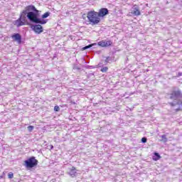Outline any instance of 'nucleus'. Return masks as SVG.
<instances>
[{"label": "nucleus", "mask_w": 182, "mask_h": 182, "mask_svg": "<svg viewBox=\"0 0 182 182\" xmlns=\"http://www.w3.org/2000/svg\"><path fill=\"white\" fill-rule=\"evenodd\" d=\"M39 16H41V11L37 10L35 6H27L21 13L20 17L14 21V25H16L17 28H19V26H23L26 22V18L33 23H41V25L48 23L47 20L41 19Z\"/></svg>", "instance_id": "nucleus-1"}, {"label": "nucleus", "mask_w": 182, "mask_h": 182, "mask_svg": "<svg viewBox=\"0 0 182 182\" xmlns=\"http://www.w3.org/2000/svg\"><path fill=\"white\" fill-rule=\"evenodd\" d=\"M166 97L168 99H171V100H176L175 103L170 102L169 105L171 106H176V105L178 106V108H176V112H180L181 110V105H182V93L180 90H177L175 91H173L171 93H169L166 95Z\"/></svg>", "instance_id": "nucleus-2"}, {"label": "nucleus", "mask_w": 182, "mask_h": 182, "mask_svg": "<svg viewBox=\"0 0 182 182\" xmlns=\"http://www.w3.org/2000/svg\"><path fill=\"white\" fill-rule=\"evenodd\" d=\"M87 18L92 25H97V23H100V18L98 16V13L95 11H89L87 14Z\"/></svg>", "instance_id": "nucleus-3"}, {"label": "nucleus", "mask_w": 182, "mask_h": 182, "mask_svg": "<svg viewBox=\"0 0 182 182\" xmlns=\"http://www.w3.org/2000/svg\"><path fill=\"white\" fill-rule=\"evenodd\" d=\"M25 166L27 168H33L36 166H38V161L35 156H31L24 161Z\"/></svg>", "instance_id": "nucleus-4"}, {"label": "nucleus", "mask_w": 182, "mask_h": 182, "mask_svg": "<svg viewBox=\"0 0 182 182\" xmlns=\"http://www.w3.org/2000/svg\"><path fill=\"white\" fill-rule=\"evenodd\" d=\"M31 28L36 33H42L43 32V27L41 23H36L35 25H31Z\"/></svg>", "instance_id": "nucleus-5"}, {"label": "nucleus", "mask_w": 182, "mask_h": 182, "mask_svg": "<svg viewBox=\"0 0 182 182\" xmlns=\"http://www.w3.org/2000/svg\"><path fill=\"white\" fill-rule=\"evenodd\" d=\"M112 41H101L98 42V46H101V48H107L108 46H112Z\"/></svg>", "instance_id": "nucleus-6"}, {"label": "nucleus", "mask_w": 182, "mask_h": 182, "mask_svg": "<svg viewBox=\"0 0 182 182\" xmlns=\"http://www.w3.org/2000/svg\"><path fill=\"white\" fill-rule=\"evenodd\" d=\"M97 14L99 18H103L104 16H106V15H109V9L106 8H102L99 10Z\"/></svg>", "instance_id": "nucleus-7"}, {"label": "nucleus", "mask_w": 182, "mask_h": 182, "mask_svg": "<svg viewBox=\"0 0 182 182\" xmlns=\"http://www.w3.org/2000/svg\"><path fill=\"white\" fill-rule=\"evenodd\" d=\"M131 14L133 15V16H139L141 13L140 12L139 7L134 6L131 10Z\"/></svg>", "instance_id": "nucleus-8"}, {"label": "nucleus", "mask_w": 182, "mask_h": 182, "mask_svg": "<svg viewBox=\"0 0 182 182\" xmlns=\"http://www.w3.org/2000/svg\"><path fill=\"white\" fill-rule=\"evenodd\" d=\"M11 38L16 42H18V43H22V36H21V34L14 33V35L11 36Z\"/></svg>", "instance_id": "nucleus-9"}, {"label": "nucleus", "mask_w": 182, "mask_h": 182, "mask_svg": "<svg viewBox=\"0 0 182 182\" xmlns=\"http://www.w3.org/2000/svg\"><path fill=\"white\" fill-rule=\"evenodd\" d=\"M77 173V172L76 171V168H75V166L70 168V171H68V174L70 177H75Z\"/></svg>", "instance_id": "nucleus-10"}, {"label": "nucleus", "mask_w": 182, "mask_h": 182, "mask_svg": "<svg viewBox=\"0 0 182 182\" xmlns=\"http://www.w3.org/2000/svg\"><path fill=\"white\" fill-rule=\"evenodd\" d=\"M160 137H161L160 141H162L163 143H167V141L168 140L167 139V135L164 134V135L160 136Z\"/></svg>", "instance_id": "nucleus-11"}, {"label": "nucleus", "mask_w": 182, "mask_h": 182, "mask_svg": "<svg viewBox=\"0 0 182 182\" xmlns=\"http://www.w3.org/2000/svg\"><path fill=\"white\" fill-rule=\"evenodd\" d=\"M160 159H161L160 154L157 152H155L154 156H153V160H154V161H157V160H160Z\"/></svg>", "instance_id": "nucleus-12"}, {"label": "nucleus", "mask_w": 182, "mask_h": 182, "mask_svg": "<svg viewBox=\"0 0 182 182\" xmlns=\"http://www.w3.org/2000/svg\"><path fill=\"white\" fill-rule=\"evenodd\" d=\"M49 15H50V12L47 11L41 16L42 18H41V19H43V21H47V22H48V20H46V18H48V16H49Z\"/></svg>", "instance_id": "nucleus-13"}, {"label": "nucleus", "mask_w": 182, "mask_h": 182, "mask_svg": "<svg viewBox=\"0 0 182 182\" xmlns=\"http://www.w3.org/2000/svg\"><path fill=\"white\" fill-rule=\"evenodd\" d=\"M73 70H76V72H81L82 71V68H80V67H79L77 65H75L73 66Z\"/></svg>", "instance_id": "nucleus-14"}, {"label": "nucleus", "mask_w": 182, "mask_h": 182, "mask_svg": "<svg viewBox=\"0 0 182 182\" xmlns=\"http://www.w3.org/2000/svg\"><path fill=\"white\" fill-rule=\"evenodd\" d=\"M95 45H96V43L90 44L88 46H86L82 48V50H86V49H90V48H92V46H95Z\"/></svg>", "instance_id": "nucleus-15"}, {"label": "nucleus", "mask_w": 182, "mask_h": 182, "mask_svg": "<svg viewBox=\"0 0 182 182\" xmlns=\"http://www.w3.org/2000/svg\"><path fill=\"white\" fill-rule=\"evenodd\" d=\"M112 60V57H107L105 60V65H107V63H110Z\"/></svg>", "instance_id": "nucleus-16"}, {"label": "nucleus", "mask_w": 182, "mask_h": 182, "mask_svg": "<svg viewBox=\"0 0 182 182\" xmlns=\"http://www.w3.org/2000/svg\"><path fill=\"white\" fill-rule=\"evenodd\" d=\"M100 70H101V72H102V73H106V72H107V70H109V68L102 67Z\"/></svg>", "instance_id": "nucleus-17"}, {"label": "nucleus", "mask_w": 182, "mask_h": 182, "mask_svg": "<svg viewBox=\"0 0 182 182\" xmlns=\"http://www.w3.org/2000/svg\"><path fill=\"white\" fill-rule=\"evenodd\" d=\"M141 143H147V138L144 136L141 139Z\"/></svg>", "instance_id": "nucleus-18"}, {"label": "nucleus", "mask_w": 182, "mask_h": 182, "mask_svg": "<svg viewBox=\"0 0 182 182\" xmlns=\"http://www.w3.org/2000/svg\"><path fill=\"white\" fill-rule=\"evenodd\" d=\"M27 129H28V132H32L34 129V127L32 125H30L27 127Z\"/></svg>", "instance_id": "nucleus-19"}, {"label": "nucleus", "mask_w": 182, "mask_h": 182, "mask_svg": "<svg viewBox=\"0 0 182 182\" xmlns=\"http://www.w3.org/2000/svg\"><path fill=\"white\" fill-rule=\"evenodd\" d=\"M59 110H60V108L59 107V106L56 105L54 107L55 112H59Z\"/></svg>", "instance_id": "nucleus-20"}, {"label": "nucleus", "mask_w": 182, "mask_h": 182, "mask_svg": "<svg viewBox=\"0 0 182 182\" xmlns=\"http://www.w3.org/2000/svg\"><path fill=\"white\" fill-rule=\"evenodd\" d=\"M14 177V173L9 172L8 174V178H12Z\"/></svg>", "instance_id": "nucleus-21"}, {"label": "nucleus", "mask_w": 182, "mask_h": 182, "mask_svg": "<svg viewBox=\"0 0 182 182\" xmlns=\"http://www.w3.org/2000/svg\"><path fill=\"white\" fill-rule=\"evenodd\" d=\"M180 76H182V73H178L177 77H180Z\"/></svg>", "instance_id": "nucleus-22"}, {"label": "nucleus", "mask_w": 182, "mask_h": 182, "mask_svg": "<svg viewBox=\"0 0 182 182\" xmlns=\"http://www.w3.org/2000/svg\"><path fill=\"white\" fill-rule=\"evenodd\" d=\"M50 149H51V150H52V149H53V145L50 146Z\"/></svg>", "instance_id": "nucleus-23"}]
</instances>
